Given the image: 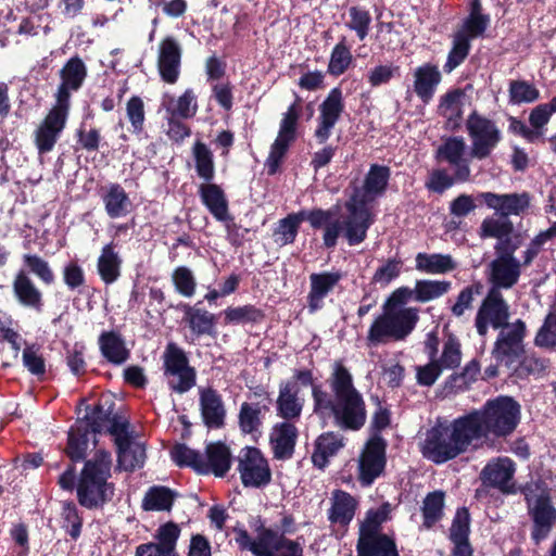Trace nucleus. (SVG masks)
I'll use <instances>...</instances> for the list:
<instances>
[{
	"instance_id": "1",
	"label": "nucleus",
	"mask_w": 556,
	"mask_h": 556,
	"mask_svg": "<svg viewBox=\"0 0 556 556\" xmlns=\"http://www.w3.org/2000/svg\"><path fill=\"white\" fill-rule=\"evenodd\" d=\"M477 443L507 437L520 420V405L508 396L488 401L482 408L465 415Z\"/></svg>"
},
{
	"instance_id": "2",
	"label": "nucleus",
	"mask_w": 556,
	"mask_h": 556,
	"mask_svg": "<svg viewBox=\"0 0 556 556\" xmlns=\"http://www.w3.org/2000/svg\"><path fill=\"white\" fill-rule=\"evenodd\" d=\"M475 443L477 442L464 415L448 425L440 424L428 430L421 443V453L426 458L442 464L466 452Z\"/></svg>"
},
{
	"instance_id": "3",
	"label": "nucleus",
	"mask_w": 556,
	"mask_h": 556,
	"mask_svg": "<svg viewBox=\"0 0 556 556\" xmlns=\"http://www.w3.org/2000/svg\"><path fill=\"white\" fill-rule=\"evenodd\" d=\"M330 387L337 399L336 424L343 429L359 430L367 418L365 402L353 384L352 375L341 362L334 363Z\"/></svg>"
},
{
	"instance_id": "4",
	"label": "nucleus",
	"mask_w": 556,
	"mask_h": 556,
	"mask_svg": "<svg viewBox=\"0 0 556 556\" xmlns=\"http://www.w3.org/2000/svg\"><path fill=\"white\" fill-rule=\"evenodd\" d=\"M249 526L255 533L252 538L243 528H235V541L242 551L254 556H303V547L299 541L290 540L282 533L265 527L260 517H252Z\"/></svg>"
},
{
	"instance_id": "5",
	"label": "nucleus",
	"mask_w": 556,
	"mask_h": 556,
	"mask_svg": "<svg viewBox=\"0 0 556 556\" xmlns=\"http://www.w3.org/2000/svg\"><path fill=\"white\" fill-rule=\"evenodd\" d=\"M308 222L313 229L324 228L323 243L325 248L332 249L337 245L341 235L340 219L334 218L332 210L313 208L290 213L278 222L274 229L275 242L279 245L292 244L299 233L302 222Z\"/></svg>"
},
{
	"instance_id": "6",
	"label": "nucleus",
	"mask_w": 556,
	"mask_h": 556,
	"mask_svg": "<svg viewBox=\"0 0 556 556\" xmlns=\"http://www.w3.org/2000/svg\"><path fill=\"white\" fill-rule=\"evenodd\" d=\"M490 22L491 17L483 12L481 0H470L468 15L452 35V46L443 65L444 73L451 74L466 61L471 51V41L484 36Z\"/></svg>"
},
{
	"instance_id": "7",
	"label": "nucleus",
	"mask_w": 556,
	"mask_h": 556,
	"mask_svg": "<svg viewBox=\"0 0 556 556\" xmlns=\"http://www.w3.org/2000/svg\"><path fill=\"white\" fill-rule=\"evenodd\" d=\"M111 466V455L104 451H98L93 458L85 464L77 486L80 505L93 508L112 500L114 486L108 482Z\"/></svg>"
},
{
	"instance_id": "8",
	"label": "nucleus",
	"mask_w": 556,
	"mask_h": 556,
	"mask_svg": "<svg viewBox=\"0 0 556 556\" xmlns=\"http://www.w3.org/2000/svg\"><path fill=\"white\" fill-rule=\"evenodd\" d=\"M111 466V455L104 451H98L93 458L85 464L77 486L80 505L93 508L112 500L114 486L108 482Z\"/></svg>"
},
{
	"instance_id": "9",
	"label": "nucleus",
	"mask_w": 556,
	"mask_h": 556,
	"mask_svg": "<svg viewBox=\"0 0 556 556\" xmlns=\"http://www.w3.org/2000/svg\"><path fill=\"white\" fill-rule=\"evenodd\" d=\"M61 85L56 103L34 132V142L39 154L51 152L66 125L70 104V60L60 70Z\"/></svg>"
},
{
	"instance_id": "10",
	"label": "nucleus",
	"mask_w": 556,
	"mask_h": 556,
	"mask_svg": "<svg viewBox=\"0 0 556 556\" xmlns=\"http://www.w3.org/2000/svg\"><path fill=\"white\" fill-rule=\"evenodd\" d=\"M419 321V308L408 306L406 309H382L368 330L370 344L380 345L405 340Z\"/></svg>"
},
{
	"instance_id": "11",
	"label": "nucleus",
	"mask_w": 556,
	"mask_h": 556,
	"mask_svg": "<svg viewBox=\"0 0 556 556\" xmlns=\"http://www.w3.org/2000/svg\"><path fill=\"white\" fill-rule=\"evenodd\" d=\"M529 511L533 520L531 536L535 543L547 538L556 523V509L549 502V496L541 482H530L523 489Z\"/></svg>"
},
{
	"instance_id": "12",
	"label": "nucleus",
	"mask_w": 556,
	"mask_h": 556,
	"mask_svg": "<svg viewBox=\"0 0 556 556\" xmlns=\"http://www.w3.org/2000/svg\"><path fill=\"white\" fill-rule=\"evenodd\" d=\"M466 129L471 139L470 155L484 160L502 141V132L496 123L473 110L466 119Z\"/></svg>"
},
{
	"instance_id": "13",
	"label": "nucleus",
	"mask_w": 556,
	"mask_h": 556,
	"mask_svg": "<svg viewBox=\"0 0 556 556\" xmlns=\"http://www.w3.org/2000/svg\"><path fill=\"white\" fill-rule=\"evenodd\" d=\"M162 359L164 375L173 391L184 394L195 386V369L189 365V361L182 350H166Z\"/></svg>"
},
{
	"instance_id": "14",
	"label": "nucleus",
	"mask_w": 556,
	"mask_h": 556,
	"mask_svg": "<svg viewBox=\"0 0 556 556\" xmlns=\"http://www.w3.org/2000/svg\"><path fill=\"white\" fill-rule=\"evenodd\" d=\"M508 318L509 305L502 292L488 290L475 319L479 336L484 337L488 333L489 325L494 329L506 326Z\"/></svg>"
},
{
	"instance_id": "15",
	"label": "nucleus",
	"mask_w": 556,
	"mask_h": 556,
	"mask_svg": "<svg viewBox=\"0 0 556 556\" xmlns=\"http://www.w3.org/2000/svg\"><path fill=\"white\" fill-rule=\"evenodd\" d=\"M344 206L349 215L343 222L340 220L341 233L349 245L361 244L367 238V231L374 222L371 213L367 206H364V201L356 203L354 199H349Z\"/></svg>"
},
{
	"instance_id": "16",
	"label": "nucleus",
	"mask_w": 556,
	"mask_h": 556,
	"mask_svg": "<svg viewBox=\"0 0 556 556\" xmlns=\"http://www.w3.org/2000/svg\"><path fill=\"white\" fill-rule=\"evenodd\" d=\"M344 109L345 104L341 88H332L318 108L319 116L317 118V127L314 131V137L319 144H324L328 141Z\"/></svg>"
},
{
	"instance_id": "17",
	"label": "nucleus",
	"mask_w": 556,
	"mask_h": 556,
	"mask_svg": "<svg viewBox=\"0 0 556 556\" xmlns=\"http://www.w3.org/2000/svg\"><path fill=\"white\" fill-rule=\"evenodd\" d=\"M238 470L244 486L260 488L270 481V469L260 450L245 447L238 458Z\"/></svg>"
},
{
	"instance_id": "18",
	"label": "nucleus",
	"mask_w": 556,
	"mask_h": 556,
	"mask_svg": "<svg viewBox=\"0 0 556 556\" xmlns=\"http://www.w3.org/2000/svg\"><path fill=\"white\" fill-rule=\"evenodd\" d=\"M182 47L174 36L164 37L159 43L157 71L161 79L169 85L177 83L180 76Z\"/></svg>"
},
{
	"instance_id": "19",
	"label": "nucleus",
	"mask_w": 556,
	"mask_h": 556,
	"mask_svg": "<svg viewBox=\"0 0 556 556\" xmlns=\"http://www.w3.org/2000/svg\"><path fill=\"white\" fill-rule=\"evenodd\" d=\"M386 446V441L379 435L371 437L366 443L359 457V479L363 484H371L382 473Z\"/></svg>"
},
{
	"instance_id": "20",
	"label": "nucleus",
	"mask_w": 556,
	"mask_h": 556,
	"mask_svg": "<svg viewBox=\"0 0 556 556\" xmlns=\"http://www.w3.org/2000/svg\"><path fill=\"white\" fill-rule=\"evenodd\" d=\"M343 276L341 270L320 271L309 275V291L306 295V307L311 314L324 308L325 299L333 292Z\"/></svg>"
},
{
	"instance_id": "21",
	"label": "nucleus",
	"mask_w": 556,
	"mask_h": 556,
	"mask_svg": "<svg viewBox=\"0 0 556 556\" xmlns=\"http://www.w3.org/2000/svg\"><path fill=\"white\" fill-rule=\"evenodd\" d=\"M390 177L389 166L371 164L364 178L363 187H355L350 199H354L356 203L364 201V206H367L368 203L386 193Z\"/></svg>"
},
{
	"instance_id": "22",
	"label": "nucleus",
	"mask_w": 556,
	"mask_h": 556,
	"mask_svg": "<svg viewBox=\"0 0 556 556\" xmlns=\"http://www.w3.org/2000/svg\"><path fill=\"white\" fill-rule=\"evenodd\" d=\"M476 200L504 217L521 215L530 206V195L528 192L498 194L486 191L478 193Z\"/></svg>"
},
{
	"instance_id": "23",
	"label": "nucleus",
	"mask_w": 556,
	"mask_h": 556,
	"mask_svg": "<svg viewBox=\"0 0 556 556\" xmlns=\"http://www.w3.org/2000/svg\"><path fill=\"white\" fill-rule=\"evenodd\" d=\"M515 464L507 457L490 462L482 470L481 478L486 485L498 489L505 494H515L517 489L513 481Z\"/></svg>"
},
{
	"instance_id": "24",
	"label": "nucleus",
	"mask_w": 556,
	"mask_h": 556,
	"mask_svg": "<svg viewBox=\"0 0 556 556\" xmlns=\"http://www.w3.org/2000/svg\"><path fill=\"white\" fill-rule=\"evenodd\" d=\"M485 274L489 290L502 292L517 285L521 276V264L519 261L494 258L489 263Z\"/></svg>"
},
{
	"instance_id": "25",
	"label": "nucleus",
	"mask_w": 556,
	"mask_h": 556,
	"mask_svg": "<svg viewBox=\"0 0 556 556\" xmlns=\"http://www.w3.org/2000/svg\"><path fill=\"white\" fill-rule=\"evenodd\" d=\"M466 151V143L463 137H448L438 148L435 159L438 161H445L454 166L457 177L462 182H466L470 178L469 161L464 157Z\"/></svg>"
},
{
	"instance_id": "26",
	"label": "nucleus",
	"mask_w": 556,
	"mask_h": 556,
	"mask_svg": "<svg viewBox=\"0 0 556 556\" xmlns=\"http://www.w3.org/2000/svg\"><path fill=\"white\" fill-rule=\"evenodd\" d=\"M179 534V527L174 522H167L159 528L157 542L139 545L135 556H179L176 552Z\"/></svg>"
},
{
	"instance_id": "27",
	"label": "nucleus",
	"mask_w": 556,
	"mask_h": 556,
	"mask_svg": "<svg viewBox=\"0 0 556 556\" xmlns=\"http://www.w3.org/2000/svg\"><path fill=\"white\" fill-rule=\"evenodd\" d=\"M198 194L202 204L216 220L228 222L232 219L229 214L228 199L219 185L204 181L199 186Z\"/></svg>"
},
{
	"instance_id": "28",
	"label": "nucleus",
	"mask_w": 556,
	"mask_h": 556,
	"mask_svg": "<svg viewBox=\"0 0 556 556\" xmlns=\"http://www.w3.org/2000/svg\"><path fill=\"white\" fill-rule=\"evenodd\" d=\"M442 74L437 64L427 62L414 71V91L424 104H429L440 83Z\"/></svg>"
},
{
	"instance_id": "29",
	"label": "nucleus",
	"mask_w": 556,
	"mask_h": 556,
	"mask_svg": "<svg viewBox=\"0 0 556 556\" xmlns=\"http://www.w3.org/2000/svg\"><path fill=\"white\" fill-rule=\"evenodd\" d=\"M199 404L205 426L220 428L224 425L226 408L217 391L212 388H200Z\"/></svg>"
},
{
	"instance_id": "30",
	"label": "nucleus",
	"mask_w": 556,
	"mask_h": 556,
	"mask_svg": "<svg viewBox=\"0 0 556 556\" xmlns=\"http://www.w3.org/2000/svg\"><path fill=\"white\" fill-rule=\"evenodd\" d=\"M298 430L294 425L283 421L275 425L269 435L274 455L278 459H288L292 456Z\"/></svg>"
},
{
	"instance_id": "31",
	"label": "nucleus",
	"mask_w": 556,
	"mask_h": 556,
	"mask_svg": "<svg viewBox=\"0 0 556 556\" xmlns=\"http://www.w3.org/2000/svg\"><path fill=\"white\" fill-rule=\"evenodd\" d=\"M199 301L194 306L189 304H181L184 311V321H186L193 334L200 336H215L216 334V317L214 314L204 308H200Z\"/></svg>"
},
{
	"instance_id": "32",
	"label": "nucleus",
	"mask_w": 556,
	"mask_h": 556,
	"mask_svg": "<svg viewBox=\"0 0 556 556\" xmlns=\"http://www.w3.org/2000/svg\"><path fill=\"white\" fill-rule=\"evenodd\" d=\"M100 197L110 218H119L130 212L131 201L119 184L114 182L102 188Z\"/></svg>"
},
{
	"instance_id": "33",
	"label": "nucleus",
	"mask_w": 556,
	"mask_h": 556,
	"mask_svg": "<svg viewBox=\"0 0 556 556\" xmlns=\"http://www.w3.org/2000/svg\"><path fill=\"white\" fill-rule=\"evenodd\" d=\"M358 556H399L395 543L381 533H359Z\"/></svg>"
},
{
	"instance_id": "34",
	"label": "nucleus",
	"mask_w": 556,
	"mask_h": 556,
	"mask_svg": "<svg viewBox=\"0 0 556 556\" xmlns=\"http://www.w3.org/2000/svg\"><path fill=\"white\" fill-rule=\"evenodd\" d=\"M304 400L300 396L299 388L295 382H285L280 384L277 399L278 415L287 420L300 417L303 409Z\"/></svg>"
},
{
	"instance_id": "35",
	"label": "nucleus",
	"mask_w": 556,
	"mask_h": 556,
	"mask_svg": "<svg viewBox=\"0 0 556 556\" xmlns=\"http://www.w3.org/2000/svg\"><path fill=\"white\" fill-rule=\"evenodd\" d=\"M123 260L115 251V244L110 242L105 244L98 257L97 269L101 280L105 285H113L121 277Z\"/></svg>"
},
{
	"instance_id": "36",
	"label": "nucleus",
	"mask_w": 556,
	"mask_h": 556,
	"mask_svg": "<svg viewBox=\"0 0 556 556\" xmlns=\"http://www.w3.org/2000/svg\"><path fill=\"white\" fill-rule=\"evenodd\" d=\"M329 520L341 526L349 525L354 518L357 501L349 493L336 490L332 493Z\"/></svg>"
},
{
	"instance_id": "37",
	"label": "nucleus",
	"mask_w": 556,
	"mask_h": 556,
	"mask_svg": "<svg viewBox=\"0 0 556 556\" xmlns=\"http://www.w3.org/2000/svg\"><path fill=\"white\" fill-rule=\"evenodd\" d=\"M225 325H260L265 318V309L254 304L228 306L223 311Z\"/></svg>"
},
{
	"instance_id": "38",
	"label": "nucleus",
	"mask_w": 556,
	"mask_h": 556,
	"mask_svg": "<svg viewBox=\"0 0 556 556\" xmlns=\"http://www.w3.org/2000/svg\"><path fill=\"white\" fill-rule=\"evenodd\" d=\"M206 470L204 473L213 472L216 477H224L231 467V454L223 443H211L206 446L204 455Z\"/></svg>"
},
{
	"instance_id": "39",
	"label": "nucleus",
	"mask_w": 556,
	"mask_h": 556,
	"mask_svg": "<svg viewBox=\"0 0 556 556\" xmlns=\"http://www.w3.org/2000/svg\"><path fill=\"white\" fill-rule=\"evenodd\" d=\"M13 292L17 301L25 307L40 309L42 306L41 292L24 271H20L15 276Z\"/></svg>"
},
{
	"instance_id": "40",
	"label": "nucleus",
	"mask_w": 556,
	"mask_h": 556,
	"mask_svg": "<svg viewBox=\"0 0 556 556\" xmlns=\"http://www.w3.org/2000/svg\"><path fill=\"white\" fill-rule=\"evenodd\" d=\"M416 269L426 274H447L456 269L457 264L450 254L420 252L416 255Z\"/></svg>"
},
{
	"instance_id": "41",
	"label": "nucleus",
	"mask_w": 556,
	"mask_h": 556,
	"mask_svg": "<svg viewBox=\"0 0 556 556\" xmlns=\"http://www.w3.org/2000/svg\"><path fill=\"white\" fill-rule=\"evenodd\" d=\"M344 446V438L334 432H327L318 437L313 453V463L323 468L326 466L328 458L337 454Z\"/></svg>"
},
{
	"instance_id": "42",
	"label": "nucleus",
	"mask_w": 556,
	"mask_h": 556,
	"mask_svg": "<svg viewBox=\"0 0 556 556\" xmlns=\"http://www.w3.org/2000/svg\"><path fill=\"white\" fill-rule=\"evenodd\" d=\"M192 156L197 176L203 182H211L215 178L214 154L202 141L198 140L192 146Z\"/></svg>"
},
{
	"instance_id": "43",
	"label": "nucleus",
	"mask_w": 556,
	"mask_h": 556,
	"mask_svg": "<svg viewBox=\"0 0 556 556\" xmlns=\"http://www.w3.org/2000/svg\"><path fill=\"white\" fill-rule=\"evenodd\" d=\"M78 421L85 424L81 426L85 432L97 433L101 432L109 421V414L100 404L86 405L83 404L77 407Z\"/></svg>"
},
{
	"instance_id": "44",
	"label": "nucleus",
	"mask_w": 556,
	"mask_h": 556,
	"mask_svg": "<svg viewBox=\"0 0 556 556\" xmlns=\"http://www.w3.org/2000/svg\"><path fill=\"white\" fill-rule=\"evenodd\" d=\"M452 283L446 280H416L414 288L415 301L419 303L430 302L446 294Z\"/></svg>"
},
{
	"instance_id": "45",
	"label": "nucleus",
	"mask_w": 556,
	"mask_h": 556,
	"mask_svg": "<svg viewBox=\"0 0 556 556\" xmlns=\"http://www.w3.org/2000/svg\"><path fill=\"white\" fill-rule=\"evenodd\" d=\"M353 61L351 48L348 45L345 36H342L339 42L333 47L328 64V72L333 76L344 74Z\"/></svg>"
},
{
	"instance_id": "46",
	"label": "nucleus",
	"mask_w": 556,
	"mask_h": 556,
	"mask_svg": "<svg viewBox=\"0 0 556 556\" xmlns=\"http://www.w3.org/2000/svg\"><path fill=\"white\" fill-rule=\"evenodd\" d=\"M118 448V464L125 470H134L141 467L146 460V448L142 443L132 440Z\"/></svg>"
},
{
	"instance_id": "47",
	"label": "nucleus",
	"mask_w": 556,
	"mask_h": 556,
	"mask_svg": "<svg viewBox=\"0 0 556 556\" xmlns=\"http://www.w3.org/2000/svg\"><path fill=\"white\" fill-rule=\"evenodd\" d=\"M126 116L131 126V134L138 139H141L142 136L147 138L148 135L144 130L147 119L144 102L139 96H132L128 99L126 103Z\"/></svg>"
},
{
	"instance_id": "48",
	"label": "nucleus",
	"mask_w": 556,
	"mask_h": 556,
	"mask_svg": "<svg viewBox=\"0 0 556 556\" xmlns=\"http://www.w3.org/2000/svg\"><path fill=\"white\" fill-rule=\"evenodd\" d=\"M175 494L166 486H152L150 488L143 500L142 508L147 511L150 510H169L174 502Z\"/></svg>"
},
{
	"instance_id": "49",
	"label": "nucleus",
	"mask_w": 556,
	"mask_h": 556,
	"mask_svg": "<svg viewBox=\"0 0 556 556\" xmlns=\"http://www.w3.org/2000/svg\"><path fill=\"white\" fill-rule=\"evenodd\" d=\"M349 21L345 26L354 31L357 38L363 41L369 34L372 22L369 10L361 5H351L348 9Z\"/></svg>"
},
{
	"instance_id": "50",
	"label": "nucleus",
	"mask_w": 556,
	"mask_h": 556,
	"mask_svg": "<svg viewBox=\"0 0 556 556\" xmlns=\"http://www.w3.org/2000/svg\"><path fill=\"white\" fill-rule=\"evenodd\" d=\"M500 329L493 348H518L526 336V324L517 319L513 324H506Z\"/></svg>"
},
{
	"instance_id": "51",
	"label": "nucleus",
	"mask_w": 556,
	"mask_h": 556,
	"mask_svg": "<svg viewBox=\"0 0 556 556\" xmlns=\"http://www.w3.org/2000/svg\"><path fill=\"white\" fill-rule=\"evenodd\" d=\"M173 460L178 466L192 467L199 473L205 472L206 465L204 464V455L188 447L185 444H177L170 452Z\"/></svg>"
},
{
	"instance_id": "52",
	"label": "nucleus",
	"mask_w": 556,
	"mask_h": 556,
	"mask_svg": "<svg viewBox=\"0 0 556 556\" xmlns=\"http://www.w3.org/2000/svg\"><path fill=\"white\" fill-rule=\"evenodd\" d=\"M508 92L511 104L533 103L540 99L539 89L528 80H510Z\"/></svg>"
},
{
	"instance_id": "53",
	"label": "nucleus",
	"mask_w": 556,
	"mask_h": 556,
	"mask_svg": "<svg viewBox=\"0 0 556 556\" xmlns=\"http://www.w3.org/2000/svg\"><path fill=\"white\" fill-rule=\"evenodd\" d=\"M444 508V493L434 491L429 493L424 500L422 515L424 525L427 528L432 527L443 516Z\"/></svg>"
},
{
	"instance_id": "54",
	"label": "nucleus",
	"mask_w": 556,
	"mask_h": 556,
	"mask_svg": "<svg viewBox=\"0 0 556 556\" xmlns=\"http://www.w3.org/2000/svg\"><path fill=\"white\" fill-rule=\"evenodd\" d=\"M456 182H462L457 177L456 170L454 169L453 175H448L446 169L438 168L433 169L428 179L425 182V187L428 191L443 194L447 189L452 188Z\"/></svg>"
},
{
	"instance_id": "55",
	"label": "nucleus",
	"mask_w": 556,
	"mask_h": 556,
	"mask_svg": "<svg viewBox=\"0 0 556 556\" xmlns=\"http://www.w3.org/2000/svg\"><path fill=\"white\" fill-rule=\"evenodd\" d=\"M526 350H492L491 361L500 362L503 368L519 377Z\"/></svg>"
},
{
	"instance_id": "56",
	"label": "nucleus",
	"mask_w": 556,
	"mask_h": 556,
	"mask_svg": "<svg viewBox=\"0 0 556 556\" xmlns=\"http://www.w3.org/2000/svg\"><path fill=\"white\" fill-rule=\"evenodd\" d=\"M172 281L176 292L185 298H191L195 293L197 281L192 270L187 266H178L172 274Z\"/></svg>"
},
{
	"instance_id": "57",
	"label": "nucleus",
	"mask_w": 556,
	"mask_h": 556,
	"mask_svg": "<svg viewBox=\"0 0 556 556\" xmlns=\"http://www.w3.org/2000/svg\"><path fill=\"white\" fill-rule=\"evenodd\" d=\"M198 111L197 96L192 89H186L177 99L174 108L168 106L167 112L178 118H192Z\"/></svg>"
},
{
	"instance_id": "58",
	"label": "nucleus",
	"mask_w": 556,
	"mask_h": 556,
	"mask_svg": "<svg viewBox=\"0 0 556 556\" xmlns=\"http://www.w3.org/2000/svg\"><path fill=\"white\" fill-rule=\"evenodd\" d=\"M483 291V285L481 281H475L473 283L465 287L457 295L455 304L452 306V314L456 317L464 315L465 311L471 308L475 294H481Z\"/></svg>"
},
{
	"instance_id": "59",
	"label": "nucleus",
	"mask_w": 556,
	"mask_h": 556,
	"mask_svg": "<svg viewBox=\"0 0 556 556\" xmlns=\"http://www.w3.org/2000/svg\"><path fill=\"white\" fill-rule=\"evenodd\" d=\"M534 342L539 348L556 346V313L551 312L546 315Z\"/></svg>"
},
{
	"instance_id": "60",
	"label": "nucleus",
	"mask_w": 556,
	"mask_h": 556,
	"mask_svg": "<svg viewBox=\"0 0 556 556\" xmlns=\"http://www.w3.org/2000/svg\"><path fill=\"white\" fill-rule=\"evenodd\" d=\"M260 408L248 403H243L239 413V425L244 433L258 431L261 426Z\"/></svg>"
},
{
	"instance_id": "61",
	"label": "nucleus",
	"mask_w": 556,
	"mask_h": 556,
	"mask_svg": "<svg viewBox=\"0 0 556 556\" xmlns=\"http://www.w3.org/2000/svg\"><path fill=\"white\" fill-rule=\"evenodd\" d=\"M470 517L466 508L456 511L452 527L450 529V538L452 542H462L468 540Z\"/></svg>"
},
{
	"instance_id": "62",
	"label": "nucleus",
	"mask_w": 556,
	"mask_h": 556,
	"mask_svg": "<svg viewBox=\"0 0 556 556\" xmlns=\"http://www.w3.org/2000/svg\"><path fill=\"white\" fill-rule=\"evenodd\" d=\"M514 230L513 223L510 220H497L486 218L481 224V236L489 238L502 239L511 235Z\"/></svg>"
},
{
	"instance_id": "63",
	"label": "nucleus",
	"mask_w": 556,
	"mask_h": 556,
	"mask_svg": "<svg viewBox=\"0 0 556 556\" xmlns=\"http://www.w3.org/2000/svg\"><path fill=\"white\" fill-rule=\"evenodd\" d=\"M410 300L415 301L414 289L400 287L395 289L383 303L382 309H406L405 306Z\"/></svg>"
},
{
	"instance_id": "64",
	"label": "nucleus",
	"mask_w": 556,
	"mask_h": 556,
	"mask_svg": "<svg viewBox=\"0 0 556 556\" xmlns=\"http://www.w3.org/2000/svg\"><path fill=\"white\" fill-rule=\"evenodd\" d=\"M23 261L24 265L43 282L51 283L53 281V274L45 260L38 255L25 254Z\"/></svg>"
}]
</instances>
